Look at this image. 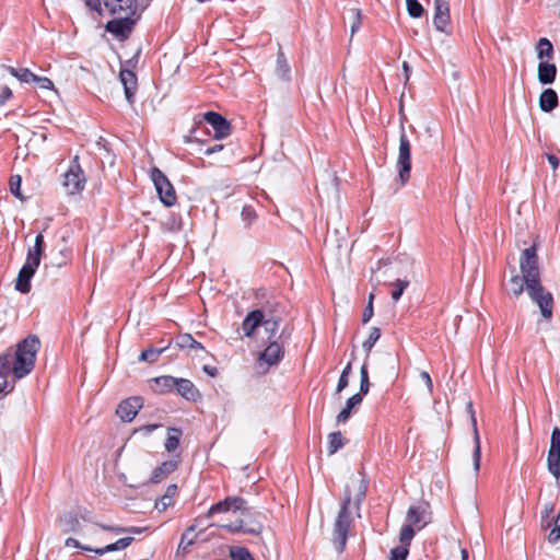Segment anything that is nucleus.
I'll use <instances>...</instances> for the list:
<instances>
[{
    "label": "nucleus",
    "mask_w": 560,
    "mask_h": 560,
    "mask_svg": "<svg viewBox=\"0 0 560 560\" xmlns=\"http://www.w3.org/2000/svg\"><path fill=\"white\" fill-rule=\"evenodd\" d=\"M39 348V338L28 335L16 345L15 350L7 349L0 354V377L5 378L12 373L15 378L21 380L28 375L34 369Z\"/></svg>",
    "instance_id": "1"
},
{
    "label": "nucleus",
    "mask_w": 560,
    "mask_h": 560,
    "mask_svg": "<svg viewBox=\"0 0 560 560\" xmlns=\"http://www.w3.org/2000/svg\"><path fill=\"white\" fill-rule=\"evenodd\" d=\"M258 307L248 312L242 322L244 337L252 338L261 327V323L272 318H283L284 307L282 303L273 295H267L266 290H259L257 293Z\"/></svg>",
    "instance_id": "2"
},
{
    "label": "nucleus",
    "mask_w": 560,
    "mask_h": 560,
    "mask_svg": "<svg viewBox=\"0 0 560 560\" xmlns=\"http://www.w3.org/2000/svg\"><path fill=\"white\" fill-rule=\"evenodd\" d=\"M351 503L352 494L349 487H346L343 500L335 520L332 529V542L338 553L343 552L348 540V534L353 523L350 511Z\"/></svg>",
    "instance_id": "3"
},
{
    "label": "nucleus",
    "mask_w": 560,
    "mask_h": 560,
    "mask_svg": "<svg viewBox=\"0 0 560 560\" xmlns=\"http://www.w3.org/2000/svg\"><path fill=\"white\" fill-rule=\"evenodd\" d=\"M526 290L532 301L538 305L541 316L545 319H551L553 311V296L551 292L545 290L541 281L535 280H532V283H527Z\"/></svg>",
    "instance_id": "4"
},
{
    "label": "nucleus",
    "mask_w": 560,
    "mask_h": 560,
    "mask_svg": "<svg viewBox=\"0 0 560 560\" xmlns=\"http://www.w3.org/2000/svg\"><path fill=\"white\" fill-rule=\"evenodd\" d=\"M150 177L154 184L160 201L165 207L174 206L176 203L177 197L174 186L166 177V175L159 167L154 166L151 168Z\"/></svg>",
    "instance_id": "5"
},
{
    "label": "nucleus",
    "mask_w": 560,
    "mask_h": 560,
    "mask_svg": "<svg viewBox=\"0 0 560 560\" xmlns=\"http://www.w3.org/2000/svg\"><path fill=\"white\" fill-rule=\"evenodd\" d=\"M397 168L400 184H407V182L410 178L411 172V144L405 132L404 127H401V132L399 137Z\"/></svg>",
    "instance_id": "6"
},
{
    "label": "nucleus",
    "mask_w": 560,
    "mask_h": 560,
    "mask_svg": "<svg viewBox=\"0 0 560 560\" xmlns=\"http://www.w3.org/2000/svg\"><path fill=\"white\" fill-rule=\"evenodd\" d=\"M85 176L79 164V158L75 156L68 171L63 174L62 185L66 188L68 195L80 194L85 187Z\"/></svg>",
    "instance_id": "7"
},
{
    "label": "nucleus",
    "mask_w": 560,
    "mask_h": 560,
    "mask_svg": "<svg viewBox=\"0 0 560 560\" xmlns=\"http://www.w3.org/2000/svg\"><path fill=\"white\" fill-rule=\"evenodd\" d=\"M520 267L526 285L527 283H532V280L540 281L538 257L535 245L523 250Z\"/></svg>",
    "instance_id": "8"
},
{
    "label": "nucleus",
    "mask_w": 560,
    "mask_h": 560,
    "mask_svg": "<svg viewBox=\"0 0 560 560\" xmlns=\"http://www.w3.org/2000/svg\"><path fill=\"white\" fill-rule=\"evenodd\" d=\"M555 511V503L549 502L544 505L541 511V527L545 529H550L548 534V541L551 545L557 544L560 540V511L555 517H550V515Z\"/></svg>",
    "instance_id": "9"
},
{
    "label": "nucleus",
    "mask_w": 560,
    "mask_h": 560,
    "mask_svg": "<svg viewBox=\"0 0 560 560\" xmlns=\"http://www.w3.org/2000/svg\"><path fill=\"white\" fill-rule=\"evenodd\" d=\"M547 466L549 472L556 478L560 479V428L555 427L550 436V447L547 456Z\"/></svg>",
    "instance_id": "10"
},
{
    "label": "nucleus",
    "mask_w": 560,
    "mask_h": 560,
    "mask_svg": "<svg viewBox=\"0 0 560 560\" xmlns=\"http://www.w3.org/2000/svg\"><path fill=\"white\" fill-rule=\"evenodd\" d=\"M430 504L425 501L409 506L406 514V522L416 526L417 530L422 529L431 522Z\"/></svg>",
    "instance_id": "11"
},
{
    "label": "nucleus",
    "mask_w": 560,
    "mask_h": 560,
    "mask_svg": "<svg viewBox=\"0 0 560 560\" xmlns=\"http://www.w3.org/2000/svg\"><path fill=\"white\" fill-rule=\"evenodd\" d=\"M285 330L283 329L278 340H271L262 352L259 353L258 360L265 362L268 366L279 364L284 358V347L279 341L283 338Z\"/></svg>",
    "instance_id": "12"
},
{
    "label": "nucleus",
    "mask_w": 560,
    "mask_h": 560,
    "mask_svg": "<svg viewBox=\"0 0 560 560\" xmlns=\"http://www.w3.org/2000/svg\"><path fill=\"white\" fill-rule=\"evenodd\" d=\"M240 511L242 515L249 514V508L246 506V500L241 497H228L211 505L208 515L211 516L217 513H225L229 511Z\"/></svg>",
    "instance_id": "13"
},
{
    "label": "nucleus",
    "mask_w": 560,
    "mask_h": 560,
    "mask_svg": "<svg viewBox=\"0 0 560 560\" xmlns=\"http://www.w3.org/2000/svg\"><path fill=\"white\" fill-rule=\"evenodd\" d=\"M451 22L448 0H434L433 24L436 31L451 34L448 25Z\"/></svg>",
    "instance_id": "14"
},
{
    "label": "nucleus",
    "mask_w": 560,
    "mask_h": 560,
    "mask_svg": "<svg viewBox=\"0 0 560 560\" xmlns=\"http://www.w3.org/2000/svg\"><path fill=\"white\" fill-rule=\"evenodd\" d=\"M203 119L207 124H209L214 130V139L220 140L224 139L231 135V124L230 121L223 117L221 114L217 112H207L203 115Z\"/></svg>",
    "instance_id": "15"
},
{
    "label": "nucleus",
    "mask_w": 560,
    "mask_h": 560,
    "mask_svg": "<svg viewBox=\"0 0 560 560\" xmlns=\"http://www.w3.org/2000/svg\"><path fill=\"white\" fill-rule=\"evenodd\" d=\"M142 406L143 400L141 397H129L118 405L116 413L124 422H131Z\"/></svg>",
    "instance_id": "16"
},
{
    "label": "nucleus",
    "mask_w": 560,
    "mask_h": 560,
    "mask_svg": "<svg viewBox=\"0 0 560 560\" xmlns=\"http://www.w3.org/2000/svg\"><path fill=\"white\" fill-rule=\"evenodd\" d=\"M130 15L131 14H126L124 18L108 21L106 31L120 39L128 38L135 25V20Z\"/></svg>",
    "instance_id": "17"
},
{
    "label": "nucleus",
    "mask_w": 560,
    "mask_h": 560,
    "mask_svg": "<svg viewBox=\"0 0 560 560\" xmlns=\"http://www.w3.org/2000/svg\"><path fill=\"white\" fill-rule=\"evenodd\" d=\"M119 78L124 85L126 100L130 105H132L135 103V94L138 86L137 75L132 69L121 67Z\"/></svg>",
    "instance_id": "18"
},
{
    "label": "nucleus",
    "mask_w": 560,
    "mask_h": 560,
    "mask_svg": "<svg viewBox=\"0 0 560 560\" xmlns=\"http://www.w3.org/2000/svg\"><path fill=\"white\" fill-rule=\"evenodd\" d=\"M38 266L32 265L30 261H25L19 271L15 290L20 293L26 294L31 291V280L34 277Z\"/></svg>",
    "instance_id": "19"
},
{
    "label": "nucleus",
    "mask_w": 560,
    "mask_h": 560,
    "mask_svg": "<svg viewBox=\"0 0 560 560\" xmlns=\"http://www.w3.org/2000/svg\"><path fill=\"white\" fill-rule=\"evenodd\" d=\"M104 7L110 14H135L137 0H103Z\"/></svg>",
    "instance_id": "20"
},
{
    "label": "nucleus",
    "mask_w": 560,
    "mask_h": 560,
    "mask_svg": "<svg viewBox=\"0 0 560 560\" xmlns=\"http://www.w3.org/2000/svg\"><path fill=\"white\" fill-rule=\"evenodd\" d=\"M467 409L470 412L471 424L474 431V452H472V460H474V469L478 471L480 468V459H481V445H480V436L477 428V420L475 417V411L472 407V402L469 401L467 405Z\"/></svg>",
    "instance_id": "21"
},
{
    "label": "nucleus",
    "mask_w": 560,
    "mask_h": 560,
    "mask_svg": "<svg viewBox=\"0 0 560 560\" xmlns=\"http://www.w3.org/2000/svg\"><path fill=\"white\" fill-rule=\"evenodd\" d=\"M175 390L188 401H197L201 396L198 388L188 378L177 377Z\"/></svg>",
    "instance_id": "22"
},
{
    "label": "nucleus",
    "mask_w": 560,
    "mask_h": 560,
    "mask_svg": "<svg viewBox=\"0 0 560 560\" xmlns=\"http://www.w3.org/2000/svg\"><path fill=\"white\" fill-rule=\"evenodd\" d=\"M63 533H79L81 529L80 516L78 512H65L58 518Z\"/></svg>",
    "instance_id": "23"
},
{
    "label": "nucleus",
    "mask_w": 560,
    "mask_h": 560,
    "mask_svg": "<svg viewBox=\"0 0 560 560\" xmlns=\"http://www.w3.org/2000/svg\"><path fill=\"white\" fill-rule=\"evenodd\" d=\"M539 108L544 113H551L558 107L559 98L557 92L551 89H545L539 95Z\"/></svg>",
    "instance_id": "24"
},
{
    "label": "nucleus",
    "mask_w": 560,
    "mask_h": 560,
    "mask_svg": "<svg viewBox=\"0 0 560 560\" xmlns=\"http://www.w3.org/2000/svg\"><path fill=\"white\" fill-rule=\"evenodd\" d=\"M557 77V67L555 63L540 61L538 65L537 78L542 85L552 84Z\"/></svg>",
    "instance_id": "25"
},
{
    "label": "nucleus",
    "mask_w": 560,
    "mask_h": 560,
    "mask_svg": "<svg viewBox=\"0 0 560 560\" xmlns=\"http://www.w3.org/2000/svg\"><path fill=\"white\" fill-rule=\"evenodd\" d=\"M177 469V462L166 460L156 466L150 477L151 483H159Z\"/></svg>",
    "instance_id": "26"
},
{
    "label": "nucleus",
    "mask_w": 560,
    "mask_h": 560,
    "mask_svg": "<svg viewBox=\"0 0 560 560\" xmlns=\"http://www.w3.org/2000/svg\"><path fill=\"white\" fill-rule=\"evenodd\" d=\"M242 516L243 517L240 518V521L243 523L244 534L253 536H258L261 534L264 525L260 521L253 516L252 509H249V514Z\"/></svg>",
    "instance_id": "27"
},
{
    "label": "nucleus",
    "mask_w": 560,
    "mask_h": 560,
    "mask_svg": "<svg viewBox=\"0 0 560 560\" xmlns=\"http://www.w3.org/2000/svg\"><path fill=\"white\" fill-rule=\"evenodd\" d=\"M152 382L154 383V392L159 394H166L175 389L177 384V377H174L172 375H162L154 377Z\"/></svg>",
    "instance_id": "28"
},
{
    "label": "nucleus",
    "mask_w": 560,
    "mask_h": 560,
    "mask_svg": "<svg viewBox=\"0 0 560 560\" xmlns=\"http://www.w3.org/2000/svg\"><path fill=\"white\" fill-rule=\"evenodd\" d=\"M45 248V241L43 234H37L35 237V243L33 248H30L27 252L26 260L32 265L39 266L42 255Z\"/></svg>",
    "instance_id": "29"
},
{
    "label": "nucleus",
    "mask_w": 560,
    "mask_h": 560,
    "mask_svg": "<svg viewBox=\"0 0 560 560\" xmlns=\"http://www.w3.org/2000/svg\"><path fill=\"white\" fill-rule=\"evenodd\" d=\"M276 74L278 78H280L283 81H290L291 80V68L288 62V59L280 48L277 54V60H276Z\"/></svg>",
    "instance_id": "30"
},
{
    "label": "nucleus",
    "mask_w": 560,
    "mask_h": 560,
    "mask_svg": "<svg viewBox=\"0 0 560 560\" xmlns=\"http://www.w3.org/2000/svg\"><path fill=\"white\" fill-rule=\"evenodd\" d=\"M178 487L175 483L168 485L165 493L155 501V509L159 512L165 511L167 508L173 505V499L177 494Z\"/></svg>",
    "instance_id": "31"
},
{
    "label": "nucleus",
    "mask_w": 560,
    "mask_h": 560,
    "mask_svg": "<svg viewBox=\"0 0 560 560\" xmlns=\"http://www.w3.org/2000/svg\"><path fill=\"white\" fill-rule=\"evenodd\" d=\"M362 402L359 395H352L346 401V406L337 415V423H345L351 416V410Z\"/></svg>",
    "instance_id": "32"
},
{
    "label": "nucleus",
    "mask_w": 560,
    "mask_h": 560,
    "mask_svg": "<svg viewBox=\"0 0 560 560\" xmlns=\"http://www.w3.org/2000/svg\"><path fill=\"white\" fill-rule=\"evenodd\" d=\"M1 67L22 83H32L33 82L35 73H33L27 68H14V67L8 66V65H2Z\"/></svg>",
    "instance_id": "33"
},
{
    "label": "nucleus",
    "mask_w": 560,
    "mask_h": 560,
    "mask_svg": "<svg viewBox=\"0 0 560 560\" xmlns=\"http://www.w3.org/2000/svg\"><path fill=\"white\" fill-rule=\"evenodd\" d=\"M171 346V342H168L166 346L164 347H160V348H156V347H149L147 349H144L140 355H139V360L140 361H144V362H148V363H155L160 355Z\"/></svg>",
    "instance_id": "34"
},
{
    "label": "nucleus",
    "mask_w": 560,
    "mask_h": 560,
    "mask_svg": "<svg viewBox=\"0 0 560 560\" xmlns=\"http://www.w3.org/2000/svg\"><path fill=\"white\" fill-rule=\"evenodd\" d=\"M196 530V525H190L186 528V530L182 534L179 545L177 547L176 553L179 555L182 552L185 555L190 546L195 544L194 532Z\"/></svg>",
    "instance_id": "35"
},
{
    "label": "nucleus",
    "mask_w": 560,
    "mask_h": 560,
    "mask_svg": "<svg viewBox=\"0 0 560 560\" xmlns=\"http://www.w3.org/2000/svg\"><path fill=\"white\" fill-rule=\"evenodd\" d=\"M175 345L180 349H191V350H205V347L197 340L194 339V337L190 334H182L179 335L176 340Z\"/></svg>",
    "instance_id": "36"
},
{
    "label": "nucleus",
    "mask_w": 560,
    "mask_h": 560,
    "mask_svg": "<svg viewBox=\"0 0 560 560\" xmlns=\"http://www.w3.org/2000/svg\"><path fill=\"white\" fill-rule=\"evenodd\" d=\"M346 444L345 438L340 431L331 432L328 434L327 453L334 455Z\"/></svg>",
    "instance_id": "37"
},
{
    "label": "nucleus",
    "mask_w": 560,
    "mask_h": 560,
    "mask_svg": "<svg viewBox=\"0 0 560 560\" xmlns=\"http://www.w3.org/2000/svg\"><path fill=\"white\" fill-rule=\"evenodd\" d=\"M536 50L538 59H551L553 57V46L551 42L546 37H541L538 40Z\"/></svg>",
    "instance_id": "38"
},
{
    "label": "nucleus",
    "mask_w": 560,
    "mask_h": 560,
    "mask_svg": "<svg viewBox=\"0 0 560 560\" xmlns=\"http://www.w3.org/2000/svg\"><path fill=\"white\" fill-rule=\"evenodd\" d=\"M524 285H526V284H525L523 276L522 277L518 275L512 276L508 283V288H506L508 293L512 294L515 298H518L524 291Z\"/></svg>",
    "instance_id": "39"
},
{
    "label": "nucleus",
    "mask_w": 560,
    "mask_h": 560,
    "mask_svg": "<svg viewBox=\"0 0 560 560\" xmlns=\"http://www.w3.org/2000/svg\"><path fill=\"white\" fill-rule=\"evenodd\" d=\"M370 385L368 362L365 360L360 369V390L355 394L361 397V400H363V396L369 393Z\"/></svg>",
    "instance_id": "40"
},
{
    "label": "nucleus",
    "mask_w": 560,
    "mask_h": 560,
    "mask_svg": "<svg viewBox=\"0 0 560 560\" xmlns=\"http://www.w3.org/2000/svg\"><path fill=\"white\" fill-rule=\"evenodd\" d=\"M416 526L409 524L406 522V524L402 525L400 533H399V541L400 546H405L409 549V546L411 545V541L416 535Z\"/></svg>",
    "instance_id": "41"
},
{
    "label": "nucleus",
    "mask_w": 560,
    "mask_h": 560,
    "mask_svg": "<svg viewBox=\"0 0 560 560\" xmlns=\"http://www.w3.org/2000/svg\"><path fill=\"white\" fill-rule=\"evenodd\" d=\"M283 322V318H272L267 319L264 323H261V326L264 327L266 334L268 335V341L277 340L276 336L279 331L280 325Z\"/></svg>",
    "instance_id": "42"
},
{
    "label": "nucleus",
    "mask_w": 560,
    "mask_h": 560,
    "mask_svg": "<svg viewBox=\"0 0 560 560\" xmlns=\"http://www.w3.org/2000/svg\"><path fill=\"white\" fill-rule=\"evenodd\" d=\"M349 21H350V32L351 37L360 30L362 24V13L359 8H350L348 9Z\"/></svg>",
    "instance_id": "43"
},
{
    "label": "nucleus",
    "mask_w": 560,
    "mask_h": 560,
    "mask_svg": "<svg viewBox=\"0 0 560 560\" xmlns=\"http://www.w3.org/2000/svg\"><path fill=\"white\" fill-rule=\"evenodd\" d=\"M182 431L176 428H171L168 435L165 440L164 447L167 452H174L179 445Z\"/></svg>",
    "instance_id": "44"
},
{
    "label": "nucleus",
    "mask_w": 560,
    "mask_h": 560,
    "mask_svg": "<svg viewBox=\"0 0 560 560\" xmlns=\"http://www.w3.org/2000/svg\"><path fill=\"white\" fill-rule=\"evenodd\" d=\"M380 338L381 329L378 327H372L369 337L362 343V348L366 353V359L369 358L370 352L372 351L374 345L378 341Z\"/></svg>",
    "instance_id": "45"
},
{
    "label": "nucleus",
    "mask_w": 560,
    "mask_h": 560,
    "mask_svg": "<svg viewBox=\"0 0 560 560\" xmlns=\"http://www.w3.org/2000/svg\"><path fill=\"white\" fill-rule=\"evenodd\" d=\"M229 553L232 560H255L253 555L245 547L232 546Z\"/></svg>",
    "instance_id": "46"
},
{
    "label": "nucleus",
    "mask_w": 560,
    "mask_h": 560,
    "mask_svg": "<svg viewBox=\"0 0 560 560\" xmlns=\"http://www.w3.org/2000/svg\"><path fill=\"white\" fill-rule=\"evenodd\" d=\"M366 490H368L366 481L365 480H361L360 485L358 487V491H357V494L354 497V503H353L358 517H360L361 503L365 499Z\"/></svg>",
    "instance_id": "47"
},
{
    "label": "nucleus",
    "mask_w": 560,
    "mask_h": 560,
    "mask_svg": "<svg viewBox=\"0 0 560 560\" xmlns=\"http://www.w3.org/2000/svg\"><path fill=\"white\" fill-rule=\"evenodd\" d=\"M241 217L246 228H249L257 219V213L253 206L245 205L242 209Z\"/></svg>",
    "instance_id": "48"
},
{
    "label": "nucleus",
    "mask_w": 560,
    "mask_h": 560,
    "mask_svg": "<svg viewBox=\"0 0 560 560\" xmlns=\"http://www.w3.org/2000/svg\"><path fill=\"white\" fill-rule=\"evenodd\" d=\"M390 284L394 287V289H393V291L390 293V296H392V299L395 302H397L401 298V295H402L404 291L406 290V288L409 285V281L408 280L396 279Z\"/></svg>",
    "instance_id": "49"
},
{
    "label": "nucleus",
    "mask_w": 560,
    "mask_h": 560,
    "mask_svg": "<svg viewBox=\"0 0 560 560\" xmlns=\"http://www.w3.org/2000/svg\"><path fill=\"white\" fill-rule=\"evenodd\" d=\"M406 4L408 14L413 19H418L424 13V9L419 0H406Z\"/></svg>",
    "instance_id": "50"
},
{
    "label": "nucleus",
    "mask_w": 560,
    "mask_h": 560,
    "mask_svg": "<svg viewBox=\"0 0 560 560\" xmlns=\"http://www.w3.org/2000/svg\"><path fill=\"white\" fill-rule=\"evenodd\" d=\"M98 526L103 530L114 532V533H117V534L124 533V532H128V533H131V534H141L145 529L143 527H136V526H131V527H128V528L119 527V526L103 525V524H98Z\"/></svg>",
    "instance_id": "51"
},
{
    "label": "nucleus",
    "mask_w": 560,
    "mask_h": 560,
    "mask_svg": "<svg viewBox=\"0 0 560 560\" xmlns=\"http://www.w3.org/2000/svg\"><path fill=\"white\" fill-rule=\"evenodd\" d=\"M21 183H22V178L20 175H12L9 180V186H10L11 194L15 198H18L20 200H24V196L21 192Z\"/></svg>",
    "instance_id": "52"
},
{
    "label": "nucleus",
    "mask_w": 560,
    "mask_h": 560,
    "mask_svg": "<svg viewBox=\"0 0 560 560\" xmlns=\"http://www.w3.org/2000/svg\"><path fill=\"white\" fill-rule=\"evenodd\" d=\"M132 541H133V537H131V536L124 537V538L116 540L113 544L107 545L106 550H108V552L124 550L127 547H129Z\"/></svg>",
    "instance_id": "53"
},
{
    "label": "nucleus",
    "mask_w": 560,
    "mask_h": 560,
    "mask_svg": "<svg viewBox=\"0 0 560 560\" xmlns=\"http://www.w3.org/2000/svg\"><path fill=\"white\" fill-rule=\"evenodd\" d=\"M409 555V549L405 546H397L390 550L389 560H406Z\"/></svg>",
    "instance_id": "54"
},
{
    "label": "nucleus",
    "mask_w": 560,
    "mask_h": 560,
    "mask_svg": "<svg viewBox=\"0 0 560 560\" xmlns=\"http://www.w3.org/2000/svg\"><path fill=\"white\" fill-rule=\"evenodd\" d=\"M373 300H374V294L371 293L370 296H369L368 304L364 307V311H363V314H362V324H366L368 322H370V319L374 315Z\"/></svg>",
    "instance_id": "55"
},
{
    "label": "nucleus",
    "mask_w": 560,
    "mask_h": 560,
    "mask_svg": "<svg viewBox=\"0 0 560 560\" xmlns=\"http://www.w3.org/2000/svg\"><path fill=\"white\" fill-rule=\"evenodd\" d=\"M33 83H36L39 89L52 90L54 83L49 78L39 77L37 74L34 75Z\"/></svg>",
    "instance_id": "56"
},
{
    "label": "nucleus",
    "mask_w": 560,
    "mask_h": 560,
    "mask_svg": "<svg viewBox=\"0 0 560 560\" xmlns=\"http://www.w3.org/2000/svg\"><path fill=\"white\" fill-rule=\"evenodd\" d=\"M222 527L225 528L231 534H238V533L244 534L243 523L240 520L234 523L222 525Z\"/></svg>",
    "instance_id": "57"
},
{
    "label": "nucleus",
    "mask_w": 560,
    "mask_h": 560,
    "mask_svg": "<svg viewBox=\"0 0 560 560\" xmlns=\"http://www.w3.org/2000/svg\"><path fill=\"white\" fill-rule=\"evenodd\" d=\"M65 545H66L67 547H74V548H79V549H81V550H83V551H90V550H92V547H90V546H85V545H82L78 539L72 538V537L67 538V539H66V541H65Z\"/></svg>",
    "instance_id": "58"
},
{
    "label": "nucleus",
    "mask_w": 560,
    "mask_h": 560,
    "mask_svg": "<svg viewBox=\"0 0 560 560\" xmlns=\"http://www.w3.org/2000/svg\"><path fill=\"white\" fill-rule=\"evenodd\" d=\"M13 96L12 90L8 85L0 89V105H4Z\"/></svg>",
    "instance_id": "59"
},
{
    "label": "nucleus",
    "mask_w": 560,
    "mask_h": 560,
    "mask_svg": "<svg viewBox=\"0 0 560 560\" xmlns=\"http://www.w3.org/2000/svg\"><path fill=\"white\" fill-rule=\"evenodd\" d=\"M85 4L91 10L102 13V4L104 3L103 0H85Z\"/></svg>",
    "instance_id": "60"
},
{
    "label": "nucleus",
    "mask_w": 560,
    "mask_h": 560,
    "mask_svg": "<svg viewBox=\"0 0 560 560\" xmlns=\"http://www.w3.org/2000/svg\"><path fill=\"white\" fill-rule=\"evenodd\" d=\"M349 384V377L346 376V373H341L338 380L336 392H342Z\"/></svg>",
    "instance_id": "61"
},
{
    "label": "nucleus",
    "mask_w": 560,
    "mask_h": 560,
    "mask_svg": "<svg viewBox=\"0 0 560 560\" xmlns=\"http://www.w3.org/2000/svg\"><path fill=\"white\" fill-rule=\"evenodd\" d=\"M14 388V385H10L7 380H4L0 384V398L8 395L10 392H12Z\"/></svg>",
    "instance_id": "62"
},
{
    "label": "nucleus",
    "mask_w": 560,
    "mask_h": 560,
    "mask_svg": "<svg viewBox=\"0 0 560 560\" xmlns=\"http://www.w3.org/2000/svg\"><path fill=\"white\" fill-rule=\"evenodd\" d=\"M223 148H224V145H223V144H213V145H208V147L202 151V153H203L205 155H211V154H214V153H217V152L222 151V150H223Z\"/></svg>",
    "instance_id": "63"
},
{
    "label": "nucleus",
    "mask_w": 560,
    "mask_h": 560,
    "mask_svg": "<svg viewBox=\"0 0 560 560\" xmlns=\"http://www.w3.org/2000/svg\"><path fill=\"white\" fill-rule=\"evenodd\" d=\"M420 377L424 381L429 392L432 393V390H433V383H432L430 374L427 371H422L420 373Z\"/></svg>",
    "instance_id": "64"
}]
</instances>
